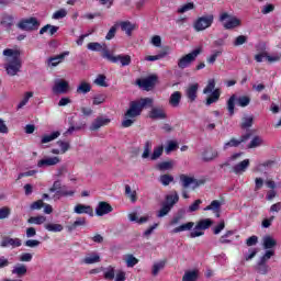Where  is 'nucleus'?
Listing matches in <instances>:
<instances>
[{
	"label": "nucleus",
	"instance_id": "nucleus-1",
	"mask_svg": "<svg viewBox=\"0 0 281 281\" xmlns=\"http://www.w3.org/2000/svg\"><path fill=\"white\" fill-rule=\"evenodd\" d=\"M146 106H153V99L142 98L139 100L131 101L130 108L125 112L122 121L123 128H130V126H133V124H135V117H139V115H142V111H144Z\"/></svg>",
	"mask_w": 281,
	"mask_h": 281
},
{
	"label": "nucleus",
	"instance_id": "nucleus-2",
	"mask_svg": "<svg viewBox=\"0 0 281 281\" xmlns=\"http://www.w3.org/2000/svg\"><path fill=\"white\" fill-rule=\"evenodd\" d=\"M3 56L11 58L8 59V64L4 65L8 76H16V74L21 71L22 67L20 58L21 52H19V49L7 48L3 50Z\"/></svg>",
	"mask_w": 281,
	"mask_h": 281
},
{
	"label": "nucleus",
	"instance_id": "nucleus-3",
	"mask_svg": "<svg viewBox=\"0 0 281 281\" xmlns=\"http://www.w3.org/2000/svg\"><path fill=\"white\" fill-rule=\"evenodd\" d=\"M203 93L205 95L211 93V95L206 99V106L218 102V99L221 98V90L216 89V80L209 79L206 87L203 89Z\"/></svg>",
	"mask_w": 281,
	"mask_h": 281
},
{
	"label": "nucleus",
	"instance_id": "nucleus-4",
	"mask_svg": "<svg viewBox=\"0 0 281 281\" xmlns=\"http://www.w3.org/2000/svg\"><path fill=\"white\" fill-rule=\"evenodd\" d=\"M236 102L238 106L245 108L249 106V102H251V99L249 97H239L237 98L236 94H233L226 103V109L228 111L229 117H233L234 115V109H236Z\"/></svg>",
	"mask_w": 281,
	"mask_h": 281
},
{
	"label": "nucleus",
	"instance_id": "nucleus-5",
	"mask_svg": "<svg viewBox=\"0 0 281 281\" xmlns=\"http://www.w3.org/2000/svg\"><path fill=\"white\" fill-rule=\"evenodd\" d=\"M220 22L223 23V27L225 30H236V27H240L243 25L240 19L231 15L227 12H223L220 14Z\"/></svg>",
	"mask_w": 281,
	"mask_h": 281
},
{
	"label": "nucleus",
	"instance_id": "nucleus-6",
	"mask_svg": "<svg viewBox=\"0 0 281 281\" xmlns=\"http://www.w3.org/2000/svg\"><path fill=\"white\" fill-rule=\"evenodd\" d=\"M202 49L201 48H195L193 49L191 53L182 56L179 60H178V67L179 69H188V67H190L194 60H196V58L199 57V55L201 54Z\"/></svg>",
	"mask_w": 281,
	"mask_h": 281
},
{
	"label": "nucleus",
	"instance_id": "nucleus-7",
	"mask_svg": "<svg viewBox=\"0 0 281 281\" xmlns=\"http://www.w3.org/2000/svg\"><path fill=\"white\" fill-rule=\"evenodd\" d=\"M16 27L23 32H34V30L41 27V22L36 18L22 19L16 24Z\"/></svg>",
	"mask_w": 281,
	"mask_h": 281
},
{
	"label": "nucleus",
	"instance_id": "nucleus-8",
	"mask_svg": "<svg viewBox=\"0 0 281 281\" xmlns=\"http://www.w3.org/2000/svg\"><path fill=\"white\" fill-rule=\"evenodd\" d=\"M212 23H214V14H205L196 19L193 27L195 32H203L207 27H212Z\"/></svg>",
	"mask_w": 281,
	"mask_h": 281
},
{
	"label": "nucleus",
	"instance_id": "nucleus-9",
	"mask_svg": "<svg viewBox=\"0 0 281 281\" xmlns=\"http://www.w3.org/2000/svg\"><path fill=\"white\" fill-rule=\"evenodd\" d=\"M103 58L109 60L110 63H121L122 67H128L131 65V55H116L113 56L109 49L103 50Z\"/></svg>",
	"mask_w": 281,
	"mask_h": 281
},
{
	"label": "nucleus",
	"instance_id": "nucleus-10",
	"mask_svg": "<svg viewBox=\"0 0 281 281\" xmlns=\"http://www.w3.org/2000/svg\"><path fill=\"white\" fill-rule=\"evenodd\" d=\"M71 91V87L69 86V81L65 79H55L54 85L52 87V92L55 95H63L65 93H69Z\"/></svg>",
	"mask_w": 281,
	"mask_h": 281
},
{
	"label": "nucleus",
	"instance_id": "nucleus-11",
	"mask_svg": "<svg viewBox=\"0 0 281 281\" xmlns=\"http://www.w3.org/2000/svg\"><path fill=\"white\" fill-rule=\"evenodd\" d=\"M180 183L184 190H188V188H191L192 190H196L198 187L203 184V180H196L194 177L180 175Z\"/></svg>",
	"mask_w": 281,
	"mask_h": 281
},
{
	"label": "nucleus",
	"instance_id": "nucleus-12",
	"mask_svg": "<svg viewBox=\"0 0 281 281\" xmlns=\"http://www.w3.org/2000/svg\"><path fill=\"white\" fill-rule=\"evenodd\" d=\"M0 27L5 32H10L14 27V15L7 12L2 13L0 15Z\"/></svg>",
	"mask_w": 281,
	"mask_h": 281
},
{
	"label": "nucleus",
	"instance_id": "nucleus-13",
	"mask_svg": "<svg viewBox=\"0 0 281 281\" xmlns=\"http://www.w3.org/2000/svg\"><path fill=\"white\" fill-rule=\"evenodd\" d=\"M58 164H60V157L45 156L37 161V168H49L52 166H58Z\"/></svg>",
	"mask_w": 281,
	"mask_h": 281
},
{
	"label": "nucleus",
	"instance_id": "nucleus-14",
	"mask_svg": "<svg viewBox=\"0 0 281 281\" xmlns=\"http://www.w3.org/2000/svg\"><path fill=\"white\" fill-rule=\"evenodd\" d=\"M156 83H157V76L155 75H151L145 79H138L136 81V85H138L140 89H144V91H150Z\"/></svg>",
	"mask_w": 281,
	"mask_h": 281
},
{
	"label": "nucleus",
	"instance_id": "nucleus-15",
	"mask_svg": "<svg viewBox=\"0 0 281 281\" xmlns=\"http://www.w3.org/2000/svg\"><path fill=\"white\" fill-rule=\"evenodd\" d=\"M117 27L121 29L122 32L126 34V36H133V32L137 30V24L131 22V21H121L116 23Z\"/></svg>",
	"mask_w": 281,
	"mask_h": 281
},
{
	"label": "nucleus",
	"instance_id": "nucleus-16",
	"mask_svg": "<svg viewBox=\"0 0 281 281\" xmlns=\"http://www.w3.org/2000/svg\"><path fill=\"white\" fill-rule=\"evenodd\" d=\"M251 137V134H245L240 138H232L227 143L224 144V150H227L228 148H238L239 145L247 142Z\"/></svg>",
	"mask_w": 281,
	"mask_h": 281
},
{
	"label": "nucleus",
	"instance_id": "nucleus-17",
	"mask_svg": "<svg viewBox=\"0 0 281 281\" xmlns=\"http://www.w3.org/2000/svg\"><path fill=\"white\" fill-rule=\"evenodd\" d=\"M97 216H105V214H111L113 212V206L109 202H99L95 210Z\"/></svg>",
	"mask_w": 281,
	"mask_h": 281
},
{
	"label": "nucleus",
	"instance_id": "nucleus-18",
	"mask_svg": "<svg viewBox=\"0 0 281 281\" xmlns=\"http://www.w3.org/2000/svg\"><path fill=\"white\" fill-rule=\"evenodd\" d=\"M109 124H111V119L99 116L91 123L90 131H100L102 126H109Z\"/></svg>",
	"mask_w": 281,
	"mask_h": 281
},
{
	"label": "nucleus",
	"instance_id": "nucleus-19",
	"mask_svg": "<svg viewBox=\"0 0 281 281\" xmlns=\"http://www.w3.org/2000/svg\"><path fill=\"white\" fill-rule=\"evenodd\" d=\"M223 205V202L218 201V200H214L211 202L210 205H207L206 207H204V212H213V214H215L216 218H221V206Z\"/></svg>",
	"mask_w": 281,
	"mask_h": 281
},
{
	"label": "nucleus",
	"instance_id": "nucleus-20",
	"mask_svg": "<svg viewBox=\"0 0 281 281\" xmlns=\"http://www.w3.org/2000/svg\"><path fill=\"white\" fill-rule=\"evenodd\" d=\"M216 157H218V150L212 147H206L202 153L203 161H214Z\"/></svg>",
	"mask_w": 281,
	"mask_h": 281
},
{
	"label": "nucleus",
	"instance_id": "nucleus-21",
	"mask_svg": "<svg viewBox=\"0 0 281 281\" xmlns=\"http://www.w3.org/2000/svg\"><path fill=\"white\" fill-rule=\"evenodd\" d=\"M67 56H69V50H65L64 53H61L55 57H49L48 58L49 67H58V65H60V63H63V60H65V58H67Z\"/></svg>",
	"mask_w": 281,
	"mask_h": 281
},
{
	"label": "nucleus",
	"instance_id": "nucleus-22",
	"mask_svg": "<svg viewBox=\"0 0 281 281\" xmlns=\"http://www.w3.org/2000/svg\"><path fill=\"white\" fill-rule=\"evenodd\" d=\"M22 241L20 238H12V237H4L1 243L0 247H21Z\"/></svg>",
	"mask_w": 281,
	"mask_h": 281
},
{
	"label": "nucleus",
	"instance_id": "nucleus-23",
	"mask_svg": "<svg viewBox=\"0 0 281 281\" xmlns=\"http://www.w3.org/2000/svg\"><path fill=\"white\" fill-rule=\"evenodd\" d=\"M75 214H88V216H93V207L91 205L86 204H77L74 207Z\"/></svg>",
	"mask_w": 281,
	"mask_h": 281
},
{
	"label": "nucleus",
	"instance_id": "nucleus-24",
	"mask_svg": "<svg viewBox=\"0 0 281 281\" xmlns=\"http://www.w3.org/2000/svg\"><path fill=\"white\" fill-rule=\"evenodd\" d=\"M150 120H166V111L164 108H153L149 112Z\"/></svg>",
	"mask_w": 281,
	"mask_h": 281
},
{
	"label": "nucleus",
	"instance_id": "nucleus-25",
	"mask_svg": "<svg viewBox=\"0 0 281 281\" xmlns=\"http://www.w3.org/2000/svg\"><path fill=\"white\" fill-rule=\"evenodd\" d=\"M249 159L240 161L239 164L233 167V172L235 175H245V172H247V168H249Z\"/></svg>",
	"mask_w": 281,
	"mask_h": 281
},
{
	"label": "nucleus",
	"instance_id": "nucleus-26",
	"mask_svg": "<svg viewBox=\"0 0 281 281\" xmlns=\"http://www.w3.org/2000/svg\"><path fill=\"white\" fill-rule=\"evenodd\" d=\"M199 92V83H191L186 90L187 98L190 102H194L196 100V93Z\"/></svg>",
	"mask_w": 281,
	"mask_h": 281
},
{
	"label": "nucleus",
	"instance_id": "nucleus-27",
	"mask_svg": "<svg viewBox=\"0 0 281 281\" xmlns=\"http://www.w3.org/2000/svg\"><path fill=\"white\" fill-rule=\"evenodd\" d=\"M100 254L92 251L82 259L83 265H97V262H100Z\"/></svg>",
	"mask_w": 281,
	"mask_h": 281
},
{
	"label": "nucleus",
	"instance_id": "nucleus-28",
	"mask_svg": "<svg viewBox=\"0 0 281 281\" xmlns=\"http://www.w3.org/2000/svg\"><path fill=\"white\" fill-rule=\"evenodd\" d=\"M76 92L79 95H87V93L91 92V83L89 81H80V83L77 86Z\"/></svg>",
	"mask_w": 281,
	"mask_h": 281
},
{
	"label": "nucleus",
	"instance_id": "nucleus-29",
	"mask_svg": "<svg viewBox=\"0 0 281 281\" xmlns=\"http://www.w3.org/2000/svg\"><path fill=\"white\" fill-rule=\"evenodd\" d=\"M176 203H179V193H177V191H171L166 195V205L173 207Z\"/></svg>",
	"mask_w": 281,
	"mask_h": 281
},
{
	"label": "nucleus",
	"instance_id": "nucleus-30",
	"mask_svg": "<svg viewBox=\"0 0 281 281\" xmlns=\"http://www.w3.org/2000/svg\"><path fill=\"white\" fill-rule=\"evenodd\" d=\"M181 92L180 91H175L173 93H171V95L169 97V104L173 108L177 109L179 106V104H181Z\"/></svg>",
	"mask_w": 281,
	"mask_h": 281
},
{
	"label": "nucleus",
	"instance_id": "nucleus-31",
	"mask_svg": "<svg viewBox=\"0 0 281 281\" xmlns=\"http://www.w3.org/2000/svg\"><path fill=\"white\" fill-rule=\"evenodd\" d=\"M199 280V270H187L182 276V281H196Z\"/></svg>",
	"mask_w": 281,
	"mask_h": 281
},
{
	"label": "nucleus",
	"instance_id": "nucleus-32",
	"mask_svg": "<svg viewBox=\"0 0 281 281\" xmlns=\"http://www.w3.org/2000/svg\"><path fill=\"white\" fill-rule=\"evenodd\" d=\"M12 273L18 276V278H23L27 273V267L23 263H18L13 267Z\"/></svg>",
	"mask_w": 281,
	"mask_h": 281
},
{
	"label": "nucleus",
	"instance_id": "nucleus-33",
	"mask_svg": "<svg viewBox=\"0 0 281 281\" xmlns=\"http://www.w3.org/2000/svg\"><path fill=\"white\" fill-rule=\"evenodd\" d=\"M44 229H46V232H53L56 234L63 232L65 227L61 224L46 223L44 224Z\"/></svg>",
	"mask_w": 281,
	"mask_h": 281
},
{
	"label": "nucleus",
	"instance_id": "nucleus-34",
	"mask_svg": "<svg viewBox=\"0 0 281 281\" xmlns=\"http://www.w3.org/2000/svg\"><path fill=\"white\" fill-rule=\"evenodd\" d=\"M87 225V218L85 217H77L76 221L67 226L68 232H74L77 227H85Z\"/></svg>",
	"mask_w": 281,
	"mask_h": 281
},
{
	"label": "nucleus",
	"instance_id": "nucleus-35",
	"mask_svg": "<svg viewBox=\"0 0 281 281\" xmlns=\"http://www.w3.org/2000/svg\"><path fill=\"white\" fill-rule=\"evenodd\" d=\"M58 137H60V132L58 131L46 134L42 136L41 144H49V142H54V139H58Z\"/></svg>",
	"mask_w": 281,
	"mask_h": 281
},
{
	"label": "nucleus",
	"instance_id": "nucleus-36",
	"mask_svg": "<svg viewBox=\"0 0 281 281\" xmlns=\"http://www.w3.org/2000/svg\"><path fill=\"white\" fill-rule=\"evenodd\" d=\"M58 30H60V27L54 26L52 24H46L45 26H43L40 30V34L43 35V34H47V32H49L50 36H54V34H56V32H58Z\"/></svg>",
	"mask_w": 281,
	"mask_h": 281
},
{
	"label": "nucleus",
	"instance_id": "nucleus-37",
	"mask_svg": "<svg viewBox=\"0 0 281 281\" xmlns=\"http://www.w3.org/2000/svg\"><path fill=\"white\" fill-rule=\"evenodd\" d=\"M192 227H194V223L193 222H188L186 224H182V225L173 228L172 234H179L181 232H190V229H192Z\"/></svg>",
	"mask_w": 281,
	"mask_h": 281
},
{
	"label": "nucleus",
	"instance_id": "nucleus-38",
	"mask_svg": "<svg viewBox=\"0 0 281 281\" xmlns=\"http://www.w3.org/2000/svg\"><path fill=\"white\" fill-rule=\"evenodd\" d=\"M47 221V217L45 215H37L32 216L27 220V223L31 225H44V223Z\"/></svg>",
	"mask_w": 281,
	"mask_h": 281
},
{
	"label": "nucleus",
	"instance_id": "nucleus-39",
	"mask_svg": "<svg viewBox=\"0 0 281 281\" xmlns=\"http://www.w3.org/2000/svg\"><path fill=\"white\" fill-rule=\"evenodd\" d=\"M166 56H168V53L161 52L157 55H147L145 56L144 60H146L147 63H155L157 60H161V58H166Z\"/></svg>",
	"mask_w": 281,
	"mask_h": 281
},
{
	"label": "nucleus",
	"instance_id": "nucleus-40",
	"mask_svg": "<svg viewBox=\"0 0 281 281\" xmlns=\"http://www.w3.org/2000/svg\"><path fill=\"white\" fill-rule=\"evenodd\" d=\"M278 245V241L271 237V236H266L263 237V249H273Z\"/></svg>",
	"mask_w": 281,
	"mask_h": 281
},
{
	"label": "nucleus",
	"instance_id": "nucleus-41",
	"mask_svg": "<svg viewBox=\"0 0 281 281\" xmlns=\"http://www.w3.org/2000/svg\"><path fill=\"white\" fill-rule=\"evenodd\" d=\"M265 144V140L262 139V136H255L248 144V148H258Z\"/></svg>",
	"mask_w": 281,
	"mask_h": 281
},
{
	"label": "nucleus",
	"instance_id": "nucleus-42",
	"mask_svg": "<svg viewBox=\"0 0 281 281\" xmlns=\"http://www.w3.org/2000/svg\"><path fill=\"white\" fill-rule=\"evenodd\" d=\"M76 194L75 190H67L63 188L61 190L57 191L54 195L55 199H60V196H74Z\"/></svg>",
	"mask_w": 281,
	"mask_h": 281
},
{
	"label": "nucleus",
	"instance_id": "nucleus-43",
	"mask_svg": "<svg viewBox=\"0 0 281 281\" xmlns=\"http://www.w3.org/2000/svg\"><path fill=\"white\" fill-rule=\"evenodd\" d=\"M124 260L126 263V267L133 268L135 265L139 262V259L135 258L133 255H125Z\"/></svg>",
	"mask_w": 281,
	"mask_h": 281
},
{
	"label": "nucleus",
	"instance_id": "nucleus-44",
	"mask_svg": "<svg viewBox=\"0 0 281 281\" xmlns=\"http://www.w3.org/2000/svg\"><path fill=\"white\" fill-rule=\"evenodd\" d=\"M161 155H164V146H158V147L154 148V151L149 156V159L151 161H157V159H159V157H161Z\"/></svg>",
	"mask_w": 281,
	"mask_h": 281
},
{
	"label": "nucleus",
	"instance_id": "nucleus-45",
	"mask_svg": "<svg viewBox=\"0 0 281 281\" xmlns=\"http://www.w3.org/2000/svg\"><path fill=\"white\" fill-rule=\"evenodd\" d=\"M125 194L132 201V203L137 202V191H132L131 186H125Z\"/></svg>",
	"mask_w": 281,
	"mask_h": 281
},
{
	"label": "nucleus",
	"instance_id": "nucleus-46",
	"mask_svg": "<svg viewBox=\"0 0 281 281\" xmlns=\"http://www.w3.org/2000/svg\"><path fill=\"white\" fill-rule=\"evenodd\" d=\"M165 267H166V261L155 262L151 268L153 276H159V271L164 270Z\"/></svg>",
	"mask_w": 281,
	"mask_h": 281
},
{
	"label": "nucleus",
	"instance_id": "nucleus-47",
	"mask_svg": "<svg viewBox=\"0 0 281 281\" xmlns=\"http://www.w3.org/2000/svg\"><path fill=\"white\" fill-rule=\"evenodd\" d=\"M88 49L90 52H104L105 48L102 47V44L98 42H91L87 45ZM102 56H104V53H102Z\"/></svg>",
	"mask_w": 281,
	"mask_h": 281
},
{
	"label": "nucleus",
	"instance_id": "nucleus-48",
	"mask_svg": "<svg viewBox=\"0 0 281 281\" xmlns=\"http://www.w3.org/2000/svg\"><path fill=\"white\" fill-rule=\"evenodd\" d=\"M150 150H153V142L147 140L144 146L142 158L143 159H148V157L150 158Z\"/></svg>",
	"mask_w": 281,
	"mask_h": 281
},
{
	"label": "nucleus",
	"instance_id": "nucleus-49",
	"mask_svg": "<svg viewBox=\"0 0 281 281\" xmlns=\"http://www.w3.org/2000/svg\"><path fill=\"white\" fill-rule=\"evenodd\" d=\"M158 170H172L175 168V161H162L157 165Z\"/></svg>",
	"mask_w": 281,
	"mask_h": 281
},
{
	"label": "nucleus",
	"instance_id": "nucleus-50",
	"mask_svg": "<svg viewBox=\"0 0 281 281\" xmlns=\"http://www.w3.org/2000/svg\"><path fill=\"white\" fill-rule=\"evenodd\" d=\"M104 278L105 280H115V268L109 266L104 269Z\"/></svg>",
	"mask_w": 281,
	"mask_h": 281
},
{
	"label": "nucleus",
	"instance_id": "nucleus-51",
	"mask_svg": "<svg viewBox=\"0 0 281 281\" xmlns=\"http://www.w3.org/2000/svg\"><path fill=\"white\" fill-rule=\"evenodd\" d=\"M212 220L210 218H204L201 220L198 224H196V229H209L210 226L212 225Z\"/></svg>",
	"mask_w": 281,
	"mask_h": 281
},
{
	"label": "nucleus",
	"instance_id": "nucleus-52",
	"mask_svg": "<svg viewBox=\"0 0 281 281\" xmlns=\"http://www.w3.org/2000/svg\"><path fill=\"white\" fill-rule=\"evenodd\" d=\"M223 54V50H213V53L206 58V63L209 65H214L216 63V58Z\"/></svg>",
	"mask_w": 281,
	"mask_h": 281
},
{
	"label": "nucleus",
	"instance_id": "nucleus-53",
	"mask_svg": "<svg viewBox=\"0 0 281 281\" xmlns=\"http://www.w3.org/2000/svg\"><path fill=\"white\" fill-rule=\"evenodd\" d=\"M270 270H271V268H269V266L267 263L259 261L258 268H257L258 273H260L261 276H267Z\"/></svg>",
	"mask_w": 281,
	"mask_h": 281
},
{
	"label": "nucleus",
	"instance_id": "nucleus-54",
	"mask_svg": "<svg viewBox=\"0 0 281 281\" xmlns=\"http://www.w3.org/2000/svg\"><path fill=\"white\" fill-rule=\"evenodd\" d=\"M172 181H175V177H172L171 175H162L160 176L159 178V182L162 184V186H169L172 183Z\"/></svg>",
	"mask_w": 281,
	"mask_h": 281
},
{
	"label": "nucleus",
	"instance_id": "nucleus-55",
	"mask_svg": "<svg viewBox=\"0 0 281 281\" xmlns=\"http://www.w3.org/2000/svg\"><path fill=\"white\" fill-rule=\"evenodd\" d=\"M67 16V10L66 9H59L53 13L52 19L55 21H59V19H65Z\"/></svg>",
	"mask_w": 281,
	"mask_h": 281
},
{
	"label": "nucleus",
	"instance_id": "nucleus-56",
	"mask_svg": "<svg viewBox=\"0 0 281 281\" xmlns=\"http://www.w3.org/2000/svg\"><path fill=\"white\" fill-rule=\"evenodd\" d=\"M254 126V116H245L241 122V128H251Z\"/></svg>",
	"mask_w": 281,
	"mask_h": 281
},
{
	"label": "nucleus",
	"instance_id": "nucleus-57",
	"mask_svg": "<svg viewBox=\"0 0 281 281\" xmlns=\"http://www.w3.org/2000/svg\"><path fill=\"white\" fill-rule=\"evenodd\" d=\"M33 95H34V92H26L23 99L21 100V102L18 104V109H23V106H25V104L30 102V98H33Z\"/></svg>",
	"mask_w": 281,
	"mask_h": 281
},
{
	"label": "nucleus",
	"instance_id": "nucleus-58",
	"mask_svg": "<svg viewBox=\"0 0 281 281\" xmlns=\"http://www.w3.org/2000/svg\"><path fill=\"white\" fill-rule=\"evenodd\" d=\"M128 220L132 221V222H136L139 225H142L143 223H146V221H148V217L144 216V217L137 218V214L136 213H131L128 215Z\"/></svg>",
	"mask_w": 281,
	"mask_h": 281
},
{
	"label": "nucleus",
	"instance_id": "nucleus-59",
	"mask_svg": "<svg viewBox=\"0 0 281 281\" xmlns=\"http://www.w3.org/2000/svg\"><path fill=\"white\" fill-rule=\"evenodd\" d=\"M106 100V95L104 94H97L93 97L92 104L94 106H98L100 104H104V101Z\"/></svg>",
	"mask_w": 281,
	"mask_h": 281
},
{
	"label": "nucleus",
	"instance_id": "nucleus-60",
	"mask_svg": "<svg viewBox=\"0 0 281 281\" xmlns=\"http://www.w3.org/2000/svg\"><path fill=\"white\" fill-rule=\"evenodd\" d=\"M190 10H194V3L188 2L178 9V14H184V12H190Z\"/></svg>",
	"mask_w": 281,
	"mask_h": 281
},
{
	"label": "nucleus",
	"instance_id": "nucleus-61",
	"mask_svg": "<svg viewBox=\"0 0 281 281\" xmlns=\"http://www.w3.org/2000/svg\"><path fill=\"white\" fill-rule=\"evenodd\" d=\"M245 43H247V36L245 35H239L235 38V41L233 42V45L235 47H240V45H245Z\"/></svg>",
	"mask_w": 281,
	"mask_h": 281
},
{
	"label": "nucleus",
	"instance_id": "nucleus-62",
	"mask_svg": "<svg viewBox=\"0 0 281 281\" xmlns=\"http://www.w3.org/2000/svg\"><path fill=\"white\" fill-rule=\"evenodd\" d=\"M276 256L274 250H267L265 255L260 258L259 262L267 263V261L271 260V257Z\"/></svg>",
	"mask_w": 281,
	"mask_h": 281
},
{
	"label": "nucleus",
	"instance_id": "nucleus-63",
	"mask_svg": "<svg viewBox=\"0 0 281 281\" xmlns=\"http://www.w3.org/2000/svg\"><path fill=\"white\" fill-rule=\"evenodd\" d=\"M57 146H59V148L61 150V155H65V153H67V150H69V148H70L69 143L64 142V140H58Z\"/></svg>",
	"mask_w": 281,
	"mask_h": 281
},
{
	"label": "nucleus",
	"instance_id": "nucleus-64",
	"mask_svg": "<svg viewBox=\"0 0 281 281\" xmlns=\"http://www.w3.org/2000/svg\"><path fill=\"white\" fill-rule=\"evenodd\" d=\"M150 43L154 47H161V36L154 35L150 40Z\"/></svg>",
	"mask_w": 281,
	"mask_h": 281
}]
</instances>
